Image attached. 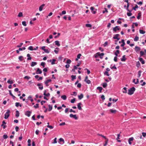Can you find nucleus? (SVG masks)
Instances as JSON below:
<instances>
[{
    "instance_id": "nucleus-42",
    "label": "nucleus",
    "mask_w": 146,
    "mask_h": 146,
    "mask_svg": "<svg viewBox=\"0 0 146 146\" xmlns=\"http://www.w3.org/2000/svg\"><path fill=\"white\" fill-rule=\"evenodd\" d=\"M76 101V99L74 98L73 99L71 100L70 102L72 103H74Z\"/></svg>"
},
{
    "instance_id": "nucleus-50",
    "label": "nucleus",
    "mask_w": 146,
    "mask_h": 146,
    "mask_svg": "<svg viewBox=\"0 0 146 146\" xmlns=\"http://www.w3.org/2000/svg\"><path fill=\"white\" fill-rule=\"evenodd\" d=\"M123 89L125 91H123V93H127V88L126 87H124L123 88Z\"/></svg>"
},
{
    "instance_id": "nucleus-47",
    "label": "nucleus",
    "mask_w": 146,
    "mask_h": 146,
    "mask_svg": "<svg viewBox=\"0 0 146 146\" xmlns=\"http://www.w3.org/2000/svg\"><path fill=\"white\" fill-rule=\"evenodd\" d=\"M86 26L88 27H91L92 25L90 24H86Z\"/></svg>"
},
{
    "instance_id": "nucleus-11",
    "label": "nucleus",
    "mask_w": 146,
    "mask_h": 146,
    "mask_svg": "<svg viewBox=\"0 0 146 146\" xmlns=\"http://www.w3.org/2000/svg\"><path fill=\"white\" fill-rule=\"evenodd\" d=\"M120 28L118 26H116L115 27H114L113 29V31L114 32H116L117 30H119Z\"/></svg>"
},
{
    "instance_id": "nucleus-56",
    "label": "nucleus",
    "mask_w": 146,
    "mask_h": 146,
    "mask_svg": "<svg viewBox=\"0 0 146 146\" xmlns=\"http://www.w3.org/2000/svg\"><path fill=\"white\" fill-rule=\"evenodd\" d=\"M127 16L129 17V16H130L131 15H132V13H130V12H127Z\"/></svg>"
},
{
    "instance_id": "nucleus-32",
    "label": "nucleus",
    "mask_w": 146,
    "mask_h": 146,
    "mask_svg": "<svg viewBox=\"0 0 146 146\" xmlns=\"http://www.w3.org/2000/svg\"><path fill=\"white\" fill-rule=\"evenodd\" d=\"M135 79H134L133 80V82L135 84H137L139 83V80L138 79H137V82H135Z\"/></svg>"
},
{
    "instance_id": "nucleus-48",
    "label": "nucleus",
    "mask_w": 146,
    "mask_h": 146,
    "mask_svg": "<svg viewBox=\"0 0 146 146\" xmlns=\"http://www.w3.org/2000/svg\"><path fill=\"white\" fill-rule=\"evenodd\" d=\"M104 9H105V11H102L103 13H104L105 12L108 13V11L107 9L106 8H104Z\"/></svg>"
},
{
    "instance_id": "nucleus-40",
    "label": "nucleus",
    "mask_w": 146,
    "mask_h": 146,
    "mask_svg": "<svg viewBox=\"0 0 146 146\" xmlns=\"http://www.w3.org/2000/svg\"><path fill=\"white\" fill-rule=\"evenodd\" d=\"M141 70H139L138 72V78H139L141 75Z\"/></svg>"
},
{
    "instance_id": "nucleus-16",
    "label": "nucleus",
    "mask_w": 146,
    "mask_h": 146,
    "mask_svg": "<svg viewBox=\"0 0 146 146\" xmlns=\"http://www.w3.org/2000/svg\"><path fill=\"white\" fill-rule=\"evenodd\" d=\"M140 50V48L139 47L136 46L135 47V50L136 52L139 51Z\"/></svg>"
},
{
    "instance_id": "nucleus-36",
    "label": "nucleus",
    "mask_w": 146,
    "mask_h": 146,
    "mask_svg": "<svg viewBox=\"0 0 146 146\" xmlns=\"http://www.w3.org/2000/svg\"><path fill=\"white\" fill-rule=\"evenodd\" d=\"M18 17H22L23 16V13L21 12H20L19 13Z\"/></svg>"
},
{
    "instance_id": "nucleus-19",
    "label": "nucleus",
    "mask_w": 146,
    "mask_h": 146,
    "mask_svg": "<svg viewBox=\"0 0 146 146\" xmlns=\"http://www.w3.org/2000/svg\"><path fill=\"white\" fill-rule=\"evenodd\" d=\"M121 42L122 43V44H121V47H123L124 46L125 44V42L124 40H123V39L122 40Z\"/></svg>"
},
{
    "instance_id": "nucleus-45",
    "label": "nucleus",
    "mask_w": 146,
    "mask_h": 146,
    "mask_svg": "<svg viewBox=\"0 0 146 146\" xmlns=\"http://www.w3.org/2000/svg\"><path fill=\"white\" fill-rule=\"evenodd\" d=\"M38 105L39 104H36L33 107L35 109L38 108L39 107Z\"/></svg>"
},
{
    "instance_id": "nucleus-27",
    "label": "nucleus",
    "mask_w": 146,
    "mask_h": 146,
    "mask_svg": "<svg viewBox=\"0 0 146 146\" xmlns=\"http://www.w3.org/2000/svg\"><path fill=\"white\" fill-rule=\"evenodd\" d=\"M27 57H28V58H27V60H31L32 59V58L31 57H30V54H27Z\"/></svg>"
},
{
    "instance_id": "nucleus-21",
    "label": "nucleus",
    "mask_w": 146,
    "mask_h": 146,
    "mask_svg": "<svg viewBox=\"0 0 146 146\" xmlns=\"http://www.w3.org/2000/svg\"><path fill=\"white\" fill-rule=\"evenodd\" d=\"M48 111H50L52 109V106H51L50 105H48Z\"/></svg>"
},
{
    "instance_id": "nucleus-44",
    "label": "nucleus",
    "mask_w": 146,
    "mask_h": 146,
    "mask_svg": "<svg viewBox=\"0 0 146 146\" xmlns=\"http://www.w3.org/2000/svg\"><path fill=\"white\" fill-rule=\"evenodd\" d=\"M28 49L31 50H34L33 47L32 46H30L29 47Z\"/></svg>"
},
{
    "instance_id": "nucleus-3",
    "label": "nucleus",
    "mask_w": 146,
    "mask_h": 146,
    "mask_svg": "<svg viewBox=\"0 0 146 146\" xmlns=\"http://www.w3.org/2000/svg\"><path fill=\"white\" fill-rule=\"evenodd\" d=\"M104 55V53H100V52H98L94 55V56L95 58H97L98 56H103Z\"/></svg>"
},
{
    "instance_id": "nucleus-15",
    "label": "nucleus",
    "mask_w": 146,
    "mask_h": 146,
    "mask_svg": "<svg viewBox=\"0 0 146 146\" xmlns=\"http://www.w3.org/2000/svg\"><path fill=\"white\" fill-rule=\"evenodd\" d=\"M126 58L125 57V55L123 56L122 58L121 59V60L122 61H125L126 60Z\"/></svg>"
},
{
    "instance_id": "nucleus-12",
    "label": "nucleus",
    "mask_w": 146,
    "mask_h": 146,
    "mask_svg": "<svg viewBox=\"0 0 146 146\" xmlns=\"http://www.w3.org/2000/svg\"><path fill=\"white\" fill-rule=\"evenodd\" d=\"M42 73V71L39 68H38L36 71V74H41Z\"/></svg>"
},
{
    "instance_id": "nucleus-37",
    "label": "nucleus",
    "mask_w": 146,
    "mask_h": 146,
    "mask_svg": "<svg viewBox=\"0 0 146 146\" xmlns=\"http://www.w3.org/2000/svg\"><path fill=\"white\" fill-rule=\"evenodd\" d=\"M97 89L99 90L100 92H102V90L103 88L102 87H97Z\"/></svg>"
},
{
    "instance_id": "nucleus-53",
    "label": "nucleus",
    "mask_w": 146,
    "mask_h": 146,
    "mask_svg": "<svg viewBox=\"0 0 146 146\" xmlns=\"http://www.w3.org/2000/svg\"><path fill=\"white\" fill-rule=\"evenodd\" d=\"M45 63L44 62H42L41 63V65L42 66L43 68H44L45 67Z\"/></svg>"
},
{
    "instance_id": "nucleus-59",
    "label": "nucleus",
    "mask_w": 146,
    "mask_h": 146,
    "mask_svg": "<svg viewBox=\"0 0 146 146\" xmlns=\"http://www.w3.org/2000/svg\"><path fill=\"white\" fill-rule=\"evenodd\" d=\"M133 139L134 138L133 137H130L128 141H132L133 140Z\"/></svg>"
},
{
    "instance_id": "nucleus-46",
    "label": "nucleus",
    "mask_w": 146,
    "mask_h": 146,
    "mask_svg": "<svg viewBox=\"0 0 146 146\" xmlns=\"http://www.w3.org/2000/svg\"><path fill=\"white\" fill-rule=\"evenodd\" d=\"M138 7V5H135V7H133L132 9L134 10L135 11L136 8H137Z\"/></svg>"
},
{
    "instance_id": "nucleus-52",
    "label": "nucleus",
    "mask_w": 146,
    "mask_h": 146,
    "mask_svg": "<svg viewBox=\"0 0 146 146\" xmlns=\"http://www.w3.org/2000/svg\"><path fill=\"white\" fill-rule=\"evenodd\" d=\"M71 60L70 59H68L66 61V63L67 64H70L71 62Z\"/></svg>"
},
{
    "instance_id": "nucleus-7",
    "label": "nucleus",
    "mask_w": 146,
    "mask_h": 146,
    "mask_svg": "<svg viewBox=\"0 0 146 146\" xmlns=\"http://www.w3.org/2000/svg\"><path fill=\"white\" fill-rule=\"evenodd\" d=\"M31 113V112L29 111H27L25 113V115L28 117H29L30 116V114Z\"/></svg>"
},
{
    "instance_id": "nucleus-6",
    "label": "nucleus",
    "mask_w": 146,
    "mask_h": 146,
    "mask_svg": "<svg viewBox=\"0 0 146 146\" xmlns=\"http://www.w3.org/2000/svg\"><path fill=\"white\" fill-rule=\"evenodd\" d=\"M119 35V34H117L115 35V36L113 37L114 39H117V41L119 40L120 39V38L118 37Z\"/></svg>"
},
{
    "instance_id": "nucleus-14",
    "label": "nucleus",
    "mask_w": 146,
    "mask_h": 146,
    "mask_svg": "<svg viewBox=\"0 0 146 146\" xmlns=\"http://www.w3.org/2000/svg\"><path fill=\"white\" fill-rule=\"evenodd\" d=\"M139 60L140 62L142 64H145V62L143 59L142 58H139Z\"/></svg>"
},
{
    "instance_id": "nucleus-55",
    "label": "nucleus",
    "mask_w": 146,
    "mask_h": 146,
    "mask_svg": "<svg viewBox=\"0 0 146 146\" xmlns=\"http://www.w3.org/2000/svg\"><path fill=\"white\" fill-rule=\"evenodd\" d=\"M98 135H99V136H101V137H103L105 139H106L107 138L105 136H104V135H101V134H98Z\"/></svg>"
},
{
    "instance_id": "nucleus-57",
    "label": "nucleus",
    "mask_w": 146,
    "mask_h": 146,
    "mask_svg": "<svg viewBox=\"0 0 146 146\" xmlns=\"http://www.w3.org/2000/svg\"><path fill=\"white\" fill-rule=\"evenodd\" d=\"M56 61V60L55 59H53L52 62H51V64L53 65L55 64V62Z\"/></svg>"
},
{
    "instance_id": "nucleus-2",
    "label": "nucleus",
    "mask_w": 146,
    "mask_h": 146,
    "mask_svg": "<svg viewBox=\"0 0 146 146\" xmlns=\"http://www.w3.org/2000/svg\"><path fill=\"white\" fill-rule=\"evenodd\" d=\"M10 113V111L9 110H7L6 113L5 114L4 118L5 119H7L9 116V113Z\"/></svg>"
},
{
    "instance_id": "nucleus-41",
    "label": "nucleus",
    "mask_w": 146,
    "mask_h": 146,
    "mask_svg": "<svg viewBox=\"0 0 146 146\" xmlns=\"http://www.w3.org/2000/svg\"><path fill=\"white\" fill-rule=\"evenodd\" d=\"M136 66L137 67H139L140 66V64L139 61H138L136 63Z\"/></svg>"
},
{
    "instance_id": "nucleus-13",
    "label": "nucleus",
    "mask_w": 146,
    "mask_h": 146,
    "mask_svg": "<svg viewBox=\"0 0 146 146\" xmlns=\"http://www.w3.org/2000/svg\"><path fill=\"white\" fill-rule=\"evenodd\" d=\"M45 5L43 4L40 6L39 7V11H41L42 10L43 7L45 6Z\"/></svg>"
},
{
    "instance_id": "nucleus-33",
    "label": "nucleus",
    "mask_w": 146,
    "mask_h": 146,
    "mask_svg": "<svg viewBox=\"0 0 146 146\" xmlns=\"http://www.w3.org/2000/svg\"><path fill=\"white\" fill-rule=\"evenodd\" d=\"M19 59L21 61L23 60V57L22 56H20L19 57Z\"/></svg>"
},
{
    "instance_id": "nucleus-62",
    "label": "nucleus",
    "mask_w": 146,
    "mask_h": 146,
    "mask_svg": "<svg viewBox=\"0 0 146 146\" xmlns=\"http://www.w3.org/2000/svg\"><path fill=\"white\" fill-rule=\"evenodd\" d=\"M114 60L115 62H117V56H115L114 57Z\"/></svg>"
},
{
    "instance_id": "nucleus-38",
    "label": "nucleus",
    "mask_w": 146,
    "mask_h": 146,
    "mask_svg": "<svg viewBox=\"0 0 146 146\" xmlns=\"http://www.w3.org/2000/svg\"><path fill=\"white\" fill-rule=\"evenodd\" d=\"M139 32L141 34H144L145 33V31L142 30H139Z\"/></svg>"
},
{
    "instance_id": "nucleus-18",
    "label": "nucleus",
    "mask_w": 146,
    "mask_h": 146,
    "mask_svg": "<svg viewBox=\"0 0 146 146\" xmlns=\"http://www.w3.org/2000/svg\"><path fill=\"white\" fill-rule=\"evenodd\" d=\"M105 140V143L104 144V146H106L107 145L108 141V138L106 139Z\"/></svg>"
},
{
    "instance_id": "nucleus-31",
    "label": "nucleus",
    "mask_w": 146,
    "mask_h": 146,
    "mask_svg": "<svg viewBox=\"0 0 146 146\" xmlns=\"http://www.w3.org/2000/svg\"><path fill=\"white\" fill-rule=\"evenodd\" d=\"M16 114L15 116L16 117H18L19 116V113L18 111L17 110L16 111Z\"/></svg>"
},
{
    "instance_id": "nucleus-64",
    "label": "nucleus",
    "mask_w": 146,
    "mask_h": 146,
    "mask_svg": "<svg viewBox=\"0 0 146 146\" xmlns=\"http://www.w3.org/2000/svg\"><path fill=\"white\" fill-rule=\"evenodd\" d=\"M142 135L144 137H145L146 136V133L145 132H143L142 133Z\"/></svg>"
},
{
    "instance_id": "nucleus-29",
    "label": "nucleus",
    "mask_w": 146,
    "mask_h": 146,
    "mask_svg": "<svg viewBox=\"0 0 146 146\" xmlns=\"http://www.w3.org/2000/svg\"><path fill=\"white\" fill-rule=\"evenodd\" d=\"M61 98L63 99L64 100H65L66 99V95H64L62 96Z\"/></svg>"
},
{
    "instance_id": "nucleus-20",
    "label": "nucleus",
    "mask_w": 146,
    "mask_h": 146,
    "mask_svg": "<svg viewBox=\"0 0 146 146\" xmlns=\"http://www.w3.org/2000/svg\"><path fill=\"white\" fill-rule=\"evenodd\" d=\"M37 64V63L34 62H32L31 63V66L32 67H33L35 65H36Z\"/></svg>"
},
{
    "instance_id": "nucleus-1",
    "label": "nucleus",
    "mask_w": 146,
    "mask_h": 146,
    "mask_svg": "<svg viewBox=\"0 0 146 146\" xmlns=\"http://www.w3.org/2000/svg\"><path fill=\"white\" fill-rule=\"evenodd\" d=\"M135 90V88L134 87H132L128 90V94L129 95H131L134 93V92Z\"/></svg>"
},
{
    "instance_id": "nucleus-58",
    "label": "nucleus",
    "mask_w": 146,
    "mask_h": 146,
    "mask_svg": "<svg viewBox=\"0 0 146 146\" xmlns=\"http://www.w3.org/2000/svg\"><path fill=\"white\" fill-rule=\"evenodd\" d=\"M47 127L48 128H50V129H52L53 128V127L51 125H48L47 126Z\"/></svg>"
},
{
    "instance_id": "nucleus-9",
    "label": "nucleus",
    "mask_w": 146,
    "mask_h": 146,
    "mask_svg": "<svg viewBox=\"0 0 146 146\" xmlns=\"http://www.w3.org/2000/svg\"><path fill=\"white\" fill-rule=\"evenodd\" d=\"M82 103L81 102L78 103L77 104V107L78 109L80 110H82V109L81 106V105H82Z\"/></svg>"
},
{
    "instance_id": "nucleus-35",
    "label": "nucleus",
    "mask_w": 146,
    "mask_h": 146,
    "mask_svg": "<svg viewBox=\"0 0 146 146\" xmlns=\"http://www.w3.org/2000/svg\"><path fill=\"white\" fill-rule=\"evenodd\" d=\"M72 78V80L73 81L74 79H76V76L72 75L71 76Z\"/></svg>"
},
{
    "instance_id": "nucleus-23",
    "label": "nucleus",
    "mask_w": 146,
    "mask_h": 146,
    "mask_svg": "<svg viewBox=\"0 0 146 146\" xmlns=\"http://www.w3.org/2000/svg\"><path fill=\"white\" fill-rule=\"evenodd\" d=\"M83 97V95L82 94H81L80 95L78 96V99L79 100H81Z\"/></svg>"
},
{
    "instance_id": "nucleus-24",
    "label": "nucleus",
    "mask_w": 146,
    "mask_h": 146,
    "mask_svg": "<svg viewBox=\"0 0 146 146\" xmlns=\"http://www.w3.org/2000/svg\"><path fill=\"white\" fill-rule=\"evenodd\" d=\"M141 16V12H139V13H138V15L137 17V19H140V17Z\"/></svg>"
},
{
    "instance_id": "nucleus-28",
    "label": "nucleus",
    "mask_w": 146,
    "mask_h": 146,
    "mask_svg": "<svg viewBox=\"0 0 146 146\" xmlns=\"http://www.w3.org/2000/svg\"><path fill=\"white\" fill-rule=\"evenodd\" d=\"M129 3H127V6L126 9L129 12H131V11H130L128 9V8L129 7Z\"/></svg>"
},
{
    "instance_id": "nucleus-63",
    "label": "nucleus",
    "mask_w": 146,
    "mask_h": 146,
    "mask_svg": "<svg viewBox=\"0 0 146 146\" xmlns=\"http://www.w3.org/2000/svg\"><path fill=\"white\" fill-rule=\"evenodd\" d=\"M65 124H66L64 122H63L62 123H60L59 124V125H60V126H62V125H64Z\"/></svg>"
},
{
    "instance_id": "nucleus-8",
    "label": "nucleus",
    "mask_w": 146,
    "mask_h": 146,
    "mask_svg": "<svg viewBox=\"0 0 146 146\" xmlns=\"http://www.w3.org/2000/svg\"><path fill=\"white\" fill-rule=\"evenodd\" d=\"M51 81V80L50 79H48L46 81L44 82L45 84L47 86H49V85L48 84V83L50 82Z\"/></svg>"
},
{
    "instance_id": "nucleus-61",
    "label": "nucleus",
    "mask_w": 146,
    "mask_h": 146,
    "mask_svg": "<svg viewBox=\"0 0 146 146\" xmlns=\"http://www.w3.org/2000/svg\"><path fill=\"white\" fill-rule=\"evenodd\" d=\"M3 138L4 139H6L8 138V136L7 135H3Z\"/></svg>"
},
{
    "instance_id": "nucleus-25",
    "label": "nucleus",
    "mask_w": 146,
    "mask_h": 146,
    "mask_svg": "<svg viewBox=\"0 0 146 146\" xmlns=\"http://www.w3.org/2000/svg\"><path fill=\"white\" fill-rule=\"evenodd\" d=\"M120 53V51L119 50H117L114 53L115 55L116 56H118V54H119Z\"/></svg>"
},
{
    "instance_id": "nucleus-39",
    "label": "nucleus",
    "mask_w": 146,
    "mask_h": 146,
    "mask_svg": "<svg viewBox=\"0 0 146 146\" xmlns=\"http://www.w3.org/2000/svg\"><path fill=\"white\" fill-rule=\"evenodd\" d=\"M107 83H104L102 85V86H103V87L104 88H105L106 87H107Z\"/></svg>"
},
{
    "instance_id": "nucleus-49",
    "label": "nucleus",
    "mask_w": 146,
    "mask_h": 146,
    "mask_svg": "<svg viewBox=\"0 0 146 146\" xmlns=\"http://www.w3.org/2000/svg\"><path fill=\"white\" fill-rule=\"evenodd\" d=\"M140 54L141 56H142L144 54V52L142 51L140 52Z\"/></svg>"
},
{
    "instance_id": "nucleus-30",
    "label": "nucleus",
    "mask_w": 146,
    "mask_h": 146,
    "mask_svg": "<svg viewBox=\"0 0 146 146\" xmlns=\"http://www.w3.org/2000/svg\"><path fill=\"white\" fill-rule=\"evenodd\" d=\"M139 39V37L137 36H136L134 39L135 41H137Z\"/></svg>"
},
{
    "instance_id": "nucleus-17",
    "label": "nucleus",
    "mask_w": 146,
    "mask_h": 146,
    "mask_svg": "<svg viewBox=\"0 0 146 146\" xmlns=\"http://www.w3.org/2000/svg\"><path fill=\"white\" fill-rule=\"evenodd\" d=\"M9 93L10 95L11 96L13 97V98L14 99L15 98V96H14L11 93V90H9Z\"/></svg>"
},
{
    "instance_id": "nucleus-43",
    "label": "nucleus",
    "mask_w": 146,
    "mask_h": 146,
    "mask_svg": "<svg viewBox=\"0 0 146 146\" xmlns=\"http://www.w3.org/2000/svg\"><path fill=\"white\" fill-rule=\"evenodd\" d=\"M7 82L8 83H9V84H12L13 83V82L12 80H8L7 81Z\"/></svg>"
},
{
    "instance_id": "nucleus-26",
    "label": "nucleus",
    "mask_w": 146,
    "mask_h": 146,
    "mask_svg": "<svg viewBox=\"0 0 146 146\" xmlns=\"http://www.w3.org/2000/svg\"><path fill=\"white\" fill-rule=\"evenodd\" d=\"M55 44L59 46L60 45V44L59 43V42L58 40H56L55 42Z\"/></svg>"
},
{
    "instance_id": "nucleus-60",
    "label": "nucleus",
    "mask_w": 146,
    "mask_h": 146,
    "mask_svg": "<svg viewBox=\"0 0 146 146\" xmlns=\"http://www.w3.org/2000/svg\"><path fill=\"white\" fill-rule=\"evenodd\" d=\"M104 75H106L107 76H109V74H108V72L107 71H106L104 73Z\"/></svg>"
},
{
    "instance_id": "nucleus-10",
    "label": "nucleus",
    "mask_w": 146,
    "mask_h": 146,
    "mask_svg": "<svg viewBox=\"0 0 146 146\" xmlns=\"http://www.w3.org/2000/svg\"><path fill=\"white\" fill-rule=\"evenodd\" d=\"M94 7H90V9L92 11H93L92 13L94 14H95L96 13V11L97 9H95V10L94 11Z\"/></svg>"
},
{
    "instance_id": "nucleus-34",
    "label": "nucleus",
    "mask_w": 146,
    "mask_h": 146,
    "mask_svg": "<svg viewBox=\"0 0 146 146\" xmlns=\"http://www.w3.org/2000/svg\"><path fill=\"white\" fill-rule=\"evenodd\" d=\"M28 146H31V140L30 139H29L28 140Z\"/></svg>"
},
{
    "instance_id": "nucleus-54",
    "label": "nucleus",
    "mask_w": 146,
    "mask_h": 146,
    "mask_svg": "<svg viewBox=\"0 0 146 146\" xmlns=\"http://www.w3.org/2000/svg\"><path fill=\"white\" fill-rule=\"evenodd\" d=\"M26 49V48L25 47H23L22 48H19V50L20 51H21L23 50H25Z\"/></svg>"
},
{
    "instance_id": "nucleus-51",
    "label": "nucleus",
    "mask_w": 146,
    "mask_h": 146,
    "mask_svg": "<svg viewBox=\"0 0 146 146\" xmlns=\"http://www.w3.org/2000/svg\"><path fill=\"white\" fill-rule=\"evenodd\" d=\"M22 24L24 26H26L27 25L26 22L25 21H23L22 22Z\"/></svg>"
},
{
    "instance_id": "nucleus-4",
    "label": "nucleus",
    "mask_w": 146,
    "mask_h": 146,
    "mask_svg": "<svg viewBox=\"0 0 146 146\" xmlns=\"http://www.w3.org/2000/svg\"><path fill=\"white\" fill-rule=\"evenodd\" d=\"M70 117L71 118H73L76 120L78 119V117L76 116V115H73L71 114L70 115Z\"/></svg>"
},
{
    "instance_id": "nucleus-5",
    "label": "nucleus",
    "mask_w": 146,
    "mask_h": 146,
    "mask_svg": "<svg viewBox=\"0 0 146 146\" xmlns=\"http://www.w3.org/2000/svg\"><path fill=\"white\" fill-rule=\"evenodd\" d=\"M88 76H86L85 77V78L84 80V81L86 82L87 84H89L90 83L91 81L90 80H88Z\"/></svg>"
},
{
    "instance_id": "nucleus-22",
    "label": "nucleus",
    "mask_w": 146,
    "mask_h": 146,
    "mask_svg": "<svg viewBox=\"0 0 146 146\" xmlns=\"http://www.w3.org/2000/svg\"><path fill=\"white\" fill-rule=\"evenodd\" d=\"M110 111L111 113H115L116 112V110H113L112 109H110Z\"/></svg>"
}]
</instances>
